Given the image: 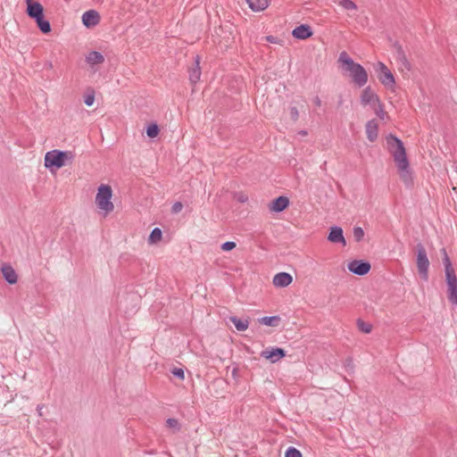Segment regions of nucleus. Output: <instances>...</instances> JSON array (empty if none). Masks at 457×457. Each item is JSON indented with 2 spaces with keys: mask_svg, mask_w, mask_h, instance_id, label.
Returning a JSON list of instances; mask_svg holds the SVG:
<instances>
[{
  "mask_svg": "<svg viewBox=\"0 0 457 457\" xmlns=\"http://www.w3.org/2000/svg\"><path fill=\"white\" fill-rule=\"evenodd\" d=\"M386 148L393 156L401 179L406 186L412 184L411 170L403 142L390 133L386 137Z\"/></svg>",
  "mask_w": 457,
  "mask_h": 457,
  "instance_id": "nucleus-1",
  "label": "nucleus"
},
{
  "mask_svg": "<svg viewBox=\"0 0 457 457\" xmlns=\"http://www.w3.org/2000/svg\"><path fill=\"white\" fill-rule=\"evenodd\" d=\"M344 71L348 72L353 82L359 87H363L368 81L366 70L358 62H355L346 52H342L338 57Z\"/></svg>",
  "mask_w": 457,
  "mask_h": 457,
  "instance_id": "nucleus-2",
  "label": "nucleus"
},
{
  "mask_svg": "<svg viewBox=\"0 0 457 457\" xmlns=\"http://www.w3.org/2000/svg\"><path fill=\"white\" fill-rule=\"evenodd\" d=\"M73 158L74 154L71 151L52 150L45 155V167L49 170H58Z\"/></svg>",
  "mask_w": 457,
  "mask_h": 457,
  "instance_id": "nucleus-3",
  "label": "nucleus"
},
{
  "mask_svg": "<svg viewBox=\"0 0 457 457\" xmlns=\"http://www.w3.org/2000/svg\"><path fill=\"white\" fill-rule=\"evenodd\" d=\"M112 196V189L111 186L106 184H101L97 189L96 196V204L97 207L106 213H110L113 211L114 205L111 201Z\"/></svg>",
  "mask_w": 457,
  "mask_h": 457,
  "instance_id": "nucleus-4",
  "label": "nucleus"
},
{
  "mask_svg": "<svg viewBox=\"0 0 457 457\" xmlns=\"http://www.w3.org/2000/svg\"><path fill=\"white\" fill-rule=\"evenodd\" d=\"M416 254L418 272L420 278L427 281L428 278L429 260L427 255L426 248L422 243H418L416 245Z\"/></svg>",
  "mask_w": 457,
  "mask_h": 457,
  "instance_id": "nucleus-5",
  "label": "nucleus"
},
{
  "mask_svg": "<svg viewBox=\"0 0 457 457\" xmlns=\"http://www.w3.org/2000/svg\"><path fill=\"white\" fill-rule=\"evenodd\" d=\"M377 66L378 78L381 84L387 88H392L395 84V80L391 71L381 62H378Z\"/></svg>",
  "mask_w": 457,
  "mask_h": 457,
  "instance_id": "nucleus-6",
  "label": "nucleus"
},
{
  "mask_svg": "<svg viewBox=\"0 0 457 457\" xmlns=\"http://www.w3.org/2000/svg\"><path fill=\"white\" fill-rule=\"evenodd\" d=\"M445 283L447 286L448 301L457 305V276L455 272L445 274Z\"/></svg>",
  "mask_w": 457,
  "mask_h": 457,
  "instance_id": "nucleus-7",
  "label": "nucleus"
},
{
  "mask_svg": "<svg viewBox=\"0 0 457 457\" xmlns=\"http://www.w3.org/2000/svg\"><path fill=\"white\" fill-rule=\"evenodd\" d=\"M347 268L350 272L355 275L364 276L370 272L371 265L366 260H353L348 262Z\"/></svg>",
  "mask_w": 457,
  "mask_h": 457,
  "instance_id": "nucleus-8",
  "label": "nucleus"
},
{
  "mask_svg": "<svg viewBox=\"0 0 457 457\" xmlns=\"http://www.w3.org/2000/svg\"><path fill=\"white\" fill-rule=\"evenodd\" d=\"M286 355L287 352L283 348L278 346L268 347L262 350L260 353L261 357L270 361L271 363L278 361L286 357Z\"/></svg>",
  "mask_w": 457,
  "mask_h": 457,
  "instance_id": "nucleus-9",
  "label": "nucleus"
},
{
  "mask_svg": "<svg viewBox=\"0 0 457 457\" xmlns=\"http://www.w3.org/2000/svg\"><path fill=\"white\" fill-rule=\"evenodd\" d=\"M327 239L334 244H341L343 246L346 245V240L344 237V230L341 227L332 226L329 228Z\"/></svg>",
  "mask_w": 457,
  "mask_h": 457,
  "instance_id": "nucleus-10",
  "label": "nucleus"
},
{
  "mask_svg": "<svg viewBox=\"0 0 457 457\" xmlns=\"http://www.w3.org/2000/svg\"><path fill=\"white\" fill-rule=\"evenodd\" d=\"M100 20V14L96 10H88L82 14V23L87 29L96 26Z\"/></svg>",
  "mask_w": 457,
  "mask_h": 457,
  "instance_id": "nucleus-11",
  "label": "nucleus"
},
{
  "mask_svg": "<svg viewBox=\"0 0 457 457\" xmlns=\"http://www.w3.org/2000/svg\"><path fill=\"white\" fill-rule=\"evenodd\" d=\"M289 204L287 196L279 195L270 203L269 208L271 212L278 213L285 211L289 206Z\"/></svg>",
  "mask_w": 457,
  "mask_h": 457,
  "instance_id": "nucleus-12",
  "label": "nucleus"
},
{
  "mask_svg": "<svg viewBox=\"0 0 457 457\" xmlns=\"http://www.w3.org/2000/svg\"><path fill=\"white\" fill-rule=\"evenodd\" d=\"M313 35L312 29L308 24H301L295 27L292 31V36L296 39L304 40Z\"/></svg>",
  "mask_w": 457,
  "mask_h": 457,
  "instance_id": "nucleus-13",
  "label": "nucleus"
},
{
  "mask_svg": "<svg viewBox=\"0 0 457 457\" xmlns=\"http://www.w3.org/2000/svg\"><path fill=\"white\" fill-rule=\"evenodd\" d=\"M361 103L362 105L374 104L375 103H379V97L376 95L371 87L369 86L365 87L361 94Z\"/></svg>",
  "mask_w": 457,
  "mask_h": 457,
  "instance_id": "nucleus-14",
  "label": "nucleus"
},
{
  "mask_svg": "<svg viewBox=\"0 0 457 457\" xmlns=\"http://www.w3.org/2000/svg\"><path fill=\"white\" fill-rule=\"evenodd\" d=\"M365 132L370 142H375L378 136V124L375 119L367 121Z\"/></svg>",
  "mask_w": 457,
  "mask_h": 457,
  "instance_id": "nucleus-15",
  "label": "nucleus"
},
{
  "mask_svg": "<svg viewBox=\"0 0 457 457\" xmlns=\"http://www.w3.org/2000/svg\"><path fill=\"white\" fill-rule=\"evenodd\" d=\"M1 271L3 274L4 278L5 281L10 284L13 285L17 283L18 276L14 269L7 263H4L1 268Z\"/></svg>",
  "mask_w": 457,
  "mask_h": 457,
  "instance_id": "nucleus-16",
  "label": "nucleus"
},
{
  "mask_svg": "<svg viewBox=\"0 0 457 457\" xmlns=\"http://www.w3.org/2000/svg\"><path fill=\"white\" fill-rule=\"evenodd\" d=\"M293 281V277L287 272H278L273 278V285L277 287H286Z\"/></svg>",
  "mask_w": 457,
  "mask_h": 457,
  "instance_id": "nucleus-17",
  "label": "nucleus"
},
{
  "mask_svg": "<svg viewBox=\"0 0 457 457\" xmlns=\"http://www.w3.org/2000/svg\"><path fill=\"white\" fill-rule=\"evenodd\" d=\"M26 13L30 19L36 20L45 15L44 7L39 2H37L36 4H30L26 9Z\"/></svg>",
  "mask_w": 457,
  "mask_h": 457,
  "instance_id": "nucleus-18",
  "label": "nucleus"
},
{
  "mask_svg": "<svg viewBox=\"0 0 457 457\" xmlns=\"http://www.w3.org/2000/svg\"><path fill=\"white\" fill-rule=\"evenodd\" d=\"M200 64V57L199 55H196L195 57L194 66L191 67L188 71L189 72V79L191 83L195 84L199 81L201 77V68L199 66Z\"/></svg>",
  "mask_w": 457,
  "mask_h": 457,
  "instance_id": "nucleus-19",
  "label": "nucleus"
},
{
  "mask_svg": "<svg viewBox=\"0 0 457 457\" xmlns=\"http://www.w3.org/2000/svg\"><path fill=\"white\" fill-rule=\"evenodd\" d=\"M395 47L396 48V57L398 62L408 71L411 70V64L406 57V54L402 47L398 43L395 44Z\"/></svg>",
  "mask_w": 457,
  "mask_h": 457,
  "instance_id": "nucleus-20",
  "label": "nucleus"
},
{
  "mask_svg": "<svg viewBox=\"0 0 457 457\" xmlns=\"http://www.w3.org/2000/svg\"><path fill=\"white\" fill-rule=\"evenodd\" d=\"M86 62L90 65L102 64L104 62V57L100 52L91 51L87 55Z\"/></svg>",
  "mask_w": 457,
  "mask_h": 457,
  "instance_id": "nucleus-21",
  "label": "nucleus"
},
{
  "mask_svg": "<svg viewBox=\"0 0 457 457\" xmlns=\"http://www.w3.org/2000/svg\"><path fill=\"white\" fill-rule=\"evenodd\" d=\"M246 2L249 7L254 12L263 11L269 5L268 0H246Z\"/></svg>",
  "mask_w": 457,
  "mask_h": 457,
  "instance_id": "nucleus-22",
  "label": "nucleus"
},
{
  "mask_svg": "<svg viewBox=\"0 0 457 457\" xmlns=\"http://www.w3.org/2000/svg\"><path fill=\"white\" fill-rule=\"evenodd\" d=\"M281 318L278 315L264 316L259 319V322L262 325L269 327H278L280 323Z\"/></svg>",
  "mask_w": 457,
  "mask_h": 457,
  "instance_id": "nucleus-23",
  "label": "nucleus"
},
{
  "mask_svg": "<svg viewBox=\"0 0 457 457\" xmlns=\"http://www.w3.org/2000/svg\"><path fill=\"white\" fill-rule=\"evenodd\" d=\"M440 252L442 254L443 264L445 266V273L449 274V273L455 272V270L453 269V267L452 265V262L450 260V257L447 254L445 248H442L440 250Z\"/></svg>",
  "mask_w": 457,
  "mask_h": 457,
  "instance_id": "nucleus-24",
  "label": "nucleus"
},
{
  "mask_svg": "<svg viewBox=\"0 0 457 457\" xmlns=\"http://www.w3.org/2000/svg\"><path fill=\"white\" fill-rule=\"evenodd\" d=\"M229 320L234 324V326L238 331H245L247 329L249 326L248 319L242 320L237 318V316H230Z\"/></svg>",
  "mask_w": 457,
  "mask_h": 457,
  "instance_id": "nucleus-25",
  "label": "nucleus"
},
{
  "mask_svg": "<svg viewBox=\"0 0 457 457\" xmlns=\"http://www.w3.org/2000/svg\"><path fill=\"white\" fill-rule=\"evenodd\" d=\"M34 21L37 23V28L39 29V30L42 33L47 34L51 31V29H52L51 24H50L49 21L45 19V15H43Z\"/></svg>",
  "mask_w": 457,
  "mask_h": 457,
  "instance_id": "nucleus-26",
  "label": "nucleus"
},
{
  "mask_svg": "<svg viewBox=\"0 0 457 457\" xmlns=\"http://www.w3.org/2000/svg\"><path fill=\"white\" fill-rule=\"evenodd\" d=\"M162 231L161 228H154L149 237H148V243L150 245H154V244H156L158 242H160L162 240Z\"/></svg>",
  "mask_w": 457,
  "mask_h": 457,
  "instance_id": "nucleus-27",
  "label": "nucleus"
},
{
  "mask_svg": "<svg viewBox=\"0 0 457 457\" xmlns=\"http://www.w3.org/2000/svg\"><path fill=\"white\" fill-rule=\"evenodd\" d=\"M146 136L150 138L156 137L160 133V128L156 122H152L146 127Z\"/></svg>",
  "mask_w": 457,
  "mask_h": 457,
  "instance_id": "nucleus-28",
  "label": "nucleus"
},
{
  "mask_svg": "<svg viewBox=\"0 0 457 457\" xmlns=\"http://www.w3.org/2000/svg\"><path fill=\"white\" fill-rule=\"evenodd\" d=\"M357 327H358V329L365 334H369L371 332L372 330V325L368 323V322H365L364 320H362L361 319H358L357 320Z\"/></svg>",
  "mask_w": 457,
  "mask_h": 457,
  "instance_id": "nucleus-29",
  "label": "nucleus"
},
{
  "mask_svg": "<svg viewBox=\"0 0 457 457\" xmlns=\"http://www.w3.org/2000/svg\"><path fill=\"white\" fill-rule=\"evenodd\" d=\"M373 105L374 112L376 115L381 119L384 120L385 116L386 115V112L384 111V105L379 100V103H375Z\"/></svg>",
  "mask_w": 457,
  "mask_h": 457,
  "instance_id": "nucleus-30",
  "label": "nucleus"
},
{
  "mask_svg": "<svg viewBox=\"0 0 457 457\" xmlns=\"http://www.w3.org/2000/svg\"><path fill=\"white\" fill-rule=\"evenodd\" d=\"M95 102V90L92 87L87 89V94L84 97V103L87 106L93 105Z\"/></svg>",
  "mask_w": 457,
  "mask_h": 457,
  "instance_id": "nucleus-31",
  "label": "nucleus"
},
{
  "mask_svg": "<svg viewBox=\"0 0 457 457\" xmlns=\"http://www.w3.org/2000/svg\"><path fill=\"white\" fill-rule=\"evenodd\" d=\"M167 428L172 429L173 432H178L180 430V424L179 420L175 418H169L166 420Z\"/></svg>",
  "mask_w": 457,
  "mask_h": 457,
  "instance_id": "nucleus-32",
  "label": "nucleus"
},
{
  "mask_svg": "<svg viewBox=\"0 0 457 457\" xmlns=\"http://www.w3.org/2000/svg\"><path fill=\"white\" fill-rule=\"evenodd\" d=\"M353 234L354 240L358 243L363 240L364 235H365L364 230L361 227H357V226L353 227Z\"/></svg>",
  "mask_w": 457,
  "mask_h": 457,
  "instance_id": "nucleus-33",
  "label": "nucleus"
},
{
  "mask_svg": "<svg viewBox=\"0 0 457 457\" xmlns=\"http://www.w3.org/2000/svg\"><path fill=\"white\" fill-rule=\"evenodd\" d=\"M285 457H303L300 450L294 446H289L285 453Z\"/></svg>",
  "mask_w": 457,
  "mask_h": 457,
  "instance_id": "nucleus-34",
  "label": "nucleus"
},
{
  "mask_svg": "<svg viewBox=\"0 0 457 457\" xmlns=\"http://www.w3.org/2000/svg\"><path fill=\"white\" fill-rule=\"evenodd\" d=\"M340 5L345 10H356L357 5L352 0H342Z\"/></svg>",
  "mask_w": 457,
  "mask_h": 457,
  "instance_id": "nucleus-35",
  "label": "nucleus"
},
{
  "mask_svg": "<svg viewBox=\"0 0 457 457\" xmlns=\"http://www.w3.org/2000/svg\"><path fill=\"white\" fill-rule=\"evenodd\" d=\"M171 373L175 378L180 380H183L185 378V372L184 370L181 368H173L171 370Z\"/></svg>",
  "mask_w": 457,
  "mask_h": 457,
  "instance_id": "nucleus-36",
  "label": "nucleus"
},
{
  "mask_svg": "<svg viewBox=\"0 0 457 457\" xmlns=\"http://www.w3.org/2000/svg\"><path fill=\"white\" fill-rule=\"evenodd\" d=\"M237 246V244L233 241H227L220 245L222 251L228 252L233 250Z\"/></svg>",
  "mask_w": 457,
  "mask_h": 457,
  "instance_id": "nucleus-37",
  "label": "nucleus"
},
{
  "mask_svg": "<svg viewBox=\"0 0 457 457\" xmlns=\"http://www.w3.org/2000/svg\"><path fill=\"white\" fill-rule=\"evenodd\" d=\"M290 118L294 121H296L299 118V112L295 106L290 107Z\"/></svg>",
  "mask_w": 457,
  "mask_h": 457,
  "instance_id": "nucleus-38",
  "label": "nucleus"
},
{
  "mask_svg": "<svg viewBox=\"0 0 457 457\" xmlns=\"http://www.w3.org/2000/svg\"><path fill=\"white\" fill-rule=\"evenodd\" d=\"M182 208L183 204L180 202H176L171 207V212L172 213H179Z\"/></svg>",
  "mask_w": 457,
  "mask_h": 457,
  "instance_id": "nucleus-39",
  "label": "nucleus"
},
{
  "mask_svg": "<svg viewBox=\"0 0 457 457\" xmlns=\"http://www.w3.org/2000/svg\"><path fill=\"white\" fill-rule=\"evenodd\" d=\"M265 39L267 42L273 43V44H278V43L281 42V40L278 39L277 37L270 36V35L266 36Z\"/></svg>",
  "mask_w": 457,
  "mask_h": 457,
  "instance_id": "nucleus-40",
  "label": "nucleus"
},
{
  "mask_svg": "<svg viewBox=\"0 0 457 457\" xmlns=\"http://www.w3.org/2000/svg\"><path fill=\"white\" fill-rule=\"evenodd\" d=\"M313 101H314V104H315L316 106H320L321 105V100L320 99L319 96H315Z\"/></svg>",
  "mask_w": 457,
  "mask_h": 457,
  "instance_id": "nucleus-41",
  "label": "nucleus"
},
{
  "mask_svg": "<svg viewBox=\"0 0 457 457\" xmlns=\"http://www.w3.org/2000/svg\"><path fill=\"white\" fill-rule=\"evenodd\" d=\"M37 1H35V0H25V3L27 4V7L30 4H36Z\"/></svg>",
  "mask_w": 457,
  "mask_h": 457,
  "instance_id": "nucleus-42",
  "label": "nucleus"
},
{
  "mask_svg": "<svg viewBox=\"0 0 457 457\" xmlns=\"http://www.w3.org/2000/svg\"><path fill=\"white\" fill-rule=\"evenodd\" d=\"M343 104L342 96H340L339 101H338V106H340Z\"/></svg>",
  "mask_w": 457,
  "mask_h": 457,
  "instance_id": "nucleus-43",
  "label": "nucleus"
},
{
  "mask_svg": "<svg viewBox=\"0 0 457 457\" xmlns=\"http://www.w3.org/2000/svg\"><path fill=\"white\" fill-rule=\"evenodd\" d=\"M301 135L305 136L307 135V132L305 130H302L299 132Z\"/></svg>",
  "mask_w": 457,
  "mask_h": 457,
  "instance_id": "nucleus-44",
  "label": "nucleus"
},
{
  "mask_svg": "<svg viewBox=\"0 0 457 457\" xmlns=\"http://www.w3.org/2000/svg\"><path fill=\"white\" fill-rule=\"evenodd\" d=\"M246 199H247L246 197H245H245H241L239 200H240V202H242V203H243V202H245Z\"/></svg>",
  "mask_w": 457,
  "mask_h": 457,
  "instance_id": "nucleus-45",
  "label": "nucleus"
}]
</instances>
